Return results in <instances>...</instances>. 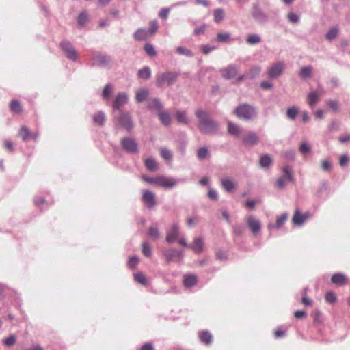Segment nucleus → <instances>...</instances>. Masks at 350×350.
<instances>
[{
	"mask_svg": "<svg viewBox=\"0 0 350 350\" xmlns=\"http://www.w3.org/2000/svg\"><path fill=\"white\" fill-rule=\"evenodd\" d=\"M178 183V180L161 176H159L157 186L170 189L174 187Z\"/></svg>",
	"mask_w": 350,
	"mask_h": 350,
	"instance_id": "15",
	"label": "nucleus"
},
{
	"mask_svg": "<svg viewBox=\"0 0 350 350\" xmlns=\"http://www.w3.org/2000/svg\"><path fill=\"white\" fill-rule=\"evenodd\" d=\"M23 141H27L31 137H33V133L30 132L29 129L25 126H22L19 133Z\"/></svg>",
	"mask_w": 350,
	"mask_h": 350,
	"instance_id": "36",
	"label": "nucleus"
},
{
	"mask_svg": "<svg viewBox=\"0 0 350 350\" xmlns=\"http://www.w3.org/2000/svg\"><path fill=\"white\" fill-rule=\"evenodd\" d=\"M144 49L146 51V53L150 57L154 56L157 54V52L154 46L151 44L146 43L144 45Z\"/></svg>",
	"mask_w": 350,
	"mask_h": 350,
	"instance_id": "54",
	"label": "nucleus"
},
{
	"mask_svg": "<svg viewBox=\"0 0 350 350\" xmlns=\"http://www.w3.org/2000/svg\"><path fill=\"white\" fill-rule=\"evenodd\" d=\"M179 75V72L172 71L161 73L157 76L156 85L159 88H161L165 83H167L168 86H170L176 81Z\"/></svg>",
	"mask_w": 350,
	"mask_h": 350,
	"instance_id": "3",
	"label": "nucleus"
},
{
	"mask_svg": "<svg viewBox=\"0 0 350 350\" xmlns=\"http://www.w3.org/2000/svg\"><path fill=\"white\" fill-rule=\"evenodd\" d=\"M128 102L127 95L124 92H120L116 96L115 100L113 103V110H120Z\"/></svg>",
	"mask_w": 350,
	"mask_h": 350,
	"instance_id": "14",
	"label": "nucleus"
},
{
	"mask_svg": "<svg viewBox=\"0 0 350 350\" xmlns=\"http://www.w3.org/2000/svg\"><path fill=\"white\" fill-rule=\"evenodd\" d=\"M16 341V338L15 335L11 334L8 337H7L3 340V344L7 347H11L15 344Z\"/></svg>",
	"mask_w": 350,
	"mask_h": 350,
	"instance_id": "50",
	"label": "nucleus"
},
{
	"mask_svg": "<svg viewBox=\"0 0 350 350\" xmlns=\"http://www.w3.org/2000/svg\"><path fill=\"white\" fill-rule=\"evenodd\" d=\"M298 113V109L295 107H291L286 110V116L291 120H295Z\"/></svg>",
	"mask_w": 350,
	"mask_h": 350,
	"instance_id": "45",
	"label": "nucleus"
},
{
	"mask_svg": "<svg viewBox=\"0 0 350 350\" xmlns=\"http://www.w3.org/2000/svg\"><path fill=\"white\" fill-rule=\"evenodd\" d=\"M10 110L16 113H19L22 111V106L18 100H12L10 103Z\"/></svg>",
	"mask_w": 350,
	"mask_h": 350,
	"instance_id": "35",
	"label": "nucleus"
},
{
	"mask_svg": "<svg viewBox=\"0 0 350 350\" xmlns=\"http://www.w3.org/2000/svg\"><path fill=\"white\" fill-rule=\"evenodd\" d=\"M138 262H139V258L136 256H133L130 257L129 259V261L127 263L128 267L130 269H133L134 268H135V267L137 266Z\"/></svg>",
	"mask_w": 350,
	"mask_h": 350,
	"instance_id": "57",
	"label": "nucleus"
},
{
	"mask_svg": "<svg viewBox=\"0 0 350 350\" xmlns=\"http://www.w3.org/2000/svg\"><path fill=\"white\" fill-rule=\"evenodd\" d=\"M149 94V91L147 89L142 88L137 91L135 99L137 103L144 101Z\"/></svg>",
	"mask_w": 350,
	"mask_h": 350,
	"instance_id": "27",
	"label": "nucleus"
},
{
	"mask_svg": "<svg viewBox=\"0 0 350 350\" xmlns=\"http://www.w3.org/2000/svg\"><path fill=\"white\" fill-rule=\"evenodd\" d=\"M246 42L249 44H256L261 42V38L259 35L253 33L247 37Z\"/></svg>",
	"mask_w": 350,
	"mask_h": 350,
	"instance_id": "41",
	"label": "nucleus"
},
{
	"mask_svg": "<svg viewBox=\"0 0 350 350\" xmlns=\"http://www.w3.org/2000/svg\"><path fill=\"white\" fill-rule=\"evenodd\" d=\"M113 92V87L111 84H107L103 90L102 96L103 98L105 100H108L109 99V96Z\"/></svg>",
	"mask_w": 350,
	"mask_h": 350,
	"instance_id": "43",
	"label": "nucleus"
},
{
	"mask_svg": "<svg viewBox=\"0 0 350 350\" xmlns=\"http://www.w3.org/2000/svg\"><path fill=\"white\" fill-rule=\"evenodd\" d=\"M199 338L200 341L205 345H210L213 342V336L207 330L200 332L199 334Z\"/></svg>",
	"mask_w": 350,
	"mask_h": 350,
	"instance_id": "24",
	"label": "nucleus"
},
{
	"mask_svg": "<svg viewBox=\"0 0 350 350\" xmlns=\"http://www.w3.org/2000/svg\"><path fill=\"white\" fill-rule=\"evenodd\" d=\"M137 76L140 79L148 80L151 77V70L148 66H144L139 70Z\"/></svg>",
	"mask_w": 350,
	"mask_h": 350,
	"instance_id": "28",
	"label": "nucleus"
},
{
	"mask_svg": "<svg viewBox=\"0 0 350 350\" xmlns=\"http://www.w3.org/2000/svg\"><path fill=\"white\" fill-rule=\"evenodd\" d=\"M176 117L178 123L187 124L188 123V118L186 116V112L184 111H177Z\"/></svg>",
	"mask_w": 350,
	"mask_h": 350,
	"instance_id": "40",
	"label": "nucleus"
},
{
	"mask_svg": "<svg viewBox=\"0 0 350 350\" xmlns=\"http://www.w3.org/2000/svg\"><path fill=\"white\" fill-rule=\"evenodd\" d=\"M179 226L178 224H173L167 232L166 241L169 243H173L176 241L179 235Z\"/></svg>",
	"mask_w": 350,
	"mask_h": 350,
	"instance_id": "13",
	"label": "nucleus"
},
{
	"mask_svg": "<svg viewBox=\"0 0 350 350\" xmlns=\"http://www.w3.org/2000/svg\"><path fill=\"white\" fill-rule=\"evenodd\" d=\"M120 144L122 149L128 154H136L139 153V144L136 139L133 137H126L122 138Z\"/></svg>",
	"mask_w": 350,
	"mask_h": 350,
	"instance_id": "4",
	"label": "nucleus"
},
{
	"mask_svg": "<svg viewBox=\"0 0 350 350\" xmlns=\"http://www.w3.org/2000/svg\"><path fill=\"white\" fill-rule=\"evenodd\" d=\"M163 255L167 262H180L184 256L183 251L174 248H170L163 252Z\"/></svg>",
	"mask_w": 350,
	"mask_h": 350,
	"instance_id": "9",
	"label": "nucleus"
},
{
	"mask_svg": "<svg viewBox=\"0 0 350 350\" xmlns=\"http://www.w3.org/2000/svg\"><path fill=\"white\" fill-rule=\"evenodd\" d=\"M88 16L87 14L85 12H81L78 16V24L82 26L88 21Z\"/></svg>",
	"mask_w": 350,
	"mask_h": 350,
	"instance_id": "60",
	"label": "nucleus"
},
{
	"mask_svg": "<svg viewBox=\"0 0 350 350\" xmlns=\"http://www.w3.org/2000/svg\"><path fill=\"white\" fill-rule=\"evenodd\" d=\"M142 200L149 209L154 208L157 204L155 194L149 190H144L143 191Z\"/></svg>",
	"mask_w": 350,
	"mask_h": 350,
	"instance_id": "10",
	"label": "nucleus"
},
{
	"mask_svg": "<svg viewBox=\"0 0 350 350\" xmlns=\"http://www.w3.org/2000/svg\"><path fill=\"white\" fill-rule=\"evenodd\" d=\"M252 16L254 19L258 23H265L268 19L267 15L256 3H254L252 5Z\"/></svg>",
	"mask_w": 350,
	"mask_h": 350,
	"instance_id": "11",
	"label": "nucleus"
},
{
	"mask_svg": "<svg viewBox=\"0 0 350 350\" xmlns=\"http://www.w3.org/2000/svg\"><path fill=\"white\" fill-rule=\"evenodd\" d=\"M312 68L310 66H304L301 68L299 76L304 79H307L311 77Z\"/></svg>",
	"mask_w": 350,
	"mask_h": 350,
	"instance_id": "42",
	"label": "nucleus"
},
{
	"mask_svg": "<svg viewBox=\"0 0 350 350\" xmlns=\"http://www.w3.org/2000/svg\"><path fill=\"white\" fill-rule=\"evenodd\" d=\"M209 156L208 150L206 147H200L197 150V157L199 160L202 161Z\"/></svg>",
	"mask_w": 350,
	"mask_h": 350,
	"instance_id": "39",
	"label": "nucleus"
},
{
	"mask_svg": "<svg viewBox=\"0 0 350 350\" xmlns=\"http://www.w3.org/2000/svg\"><path fill=\"white\" fill-rule=\"evenodd\" d=\"M215 41L219 43H227L231 41L230 33L228 32H219L217 33Z\"/></svg>",
	"mask_w": 350,
	"mask_h": 350,
	"instance_id": "25",
	"label": "nucleus"
},
{
	"mask_svg": "<svg viewBox=\"0 0 350 350\" xmlns=\"http://www.w3.org/2000/svg\"><path fill=\"white\" fill-rule=\"evenodd\" d=\"M234 114L239 119L249 121L257 116L256 108L247 103L239 105L234 110Z\"/></svg>",
	"mask_w": 350,
	"mask_h": 350,
	"instance_id": "2",
	"label": "nucleus"
},
{
	"mask_svg": "<svg viewBox=\"0 0 350 350\" xmlns=\"http://www.w3.org/2000/svg\"><path fill=\"white\" fill-rule=\"evenodd\" d=\"M238 66L235 64H229L226 68L221 70V75L225 79H232L237 74Z\"/></svg>",
	"mask_w": 350,
	"mask_h": 350,
	"instance_id": "12",
	"label": "nucleus"
},
{
	"mask_svg": "<svg viewBox=\"0 0 350 350\" xmlns=\"http://www.w3.org/2000/svg\"><path fill=\"white\" fill-rule=\"evenodd\" d=\"M272 159L269 154H263L260 158V165L262 168L267 169L270 167Z\"/></svg>",
	"mask_w": 350,
	"mask_h": 350,
	"instance_id": "30",
	"label": "nucleus"
},
{
	"mask_svg": "<svg viewBox=\"0 0 350 350\" xmlns=\"http://www.w3.org/2000/svg\"><path fill=\"white\" fill-rule=\"evenodd\" d=\"M243 144L247 146H253L258 143L259 138L254 132H250L243 137Z\"/></svg>",
	"mask_w": 350,
	"mask_h": 350,
	"instance_id": "16",
	"label": "nucleus"
},
{
	"mask_svg": "<svg viewBox=\"0 0 350 350\" xmlns=\"http://www.w3.org/2000/svg\"><path fill=\"white\" fill-rule=\"evenodd\" d=\"M198 278L196 275L191 274L184 276L183 284L185 287L191 288L196 284Z\"/></svg>",
	"mask_w": 350,
	"mask_h": 350,
	"instance_id": "23",
	"label": "nucleus"
},
{
	"mask_svg": "<svg viewBox=\"0 0 350 350\" xmlns=\"http://www.w3.org/2000/svg\"><path fill=\"white\" fill-rule=\"evenodd\" d=\"M60 48L68 59L74 62L77 60V51L69 41L63 40L61 42Z\"/></svg>",
	"mask_w": 350,
	"mask_h": 350,
	"instance_id": "7",
	"label": "nucleus"
},
{
	"mask_svg": "<svg viewBox=\"0 0 350 350\" xmlns=\"http://www.w3.org/2000/svg\"><path fill=\"white\" fill-rule=\"evenodd\" d=\"M157 115L162 124L169 126L171 124V116L169 113L164 111H159Z\"/></svg>",
	"mask_w": 350,
	"mask_h": 350,
	"instance_id": "22",
	"label": "nucleus"
},
{
	"mask_svg": "<svg viewBox=\"0 0 350 350\" xmlns=\"http://www.w3.org/2000/svg\"><path fill=\"white\" fill-rule=\"evenodd\" d=\"M288 216V213H282L280 217H278L277 218L275 224H269L268 228L269 230H271L272 228H276V229L280 228L286 222V221L287 220Z\"/></svg>",
	"mask_w": 350,
	"mask_h": 350,
	"instance_id": "18",
	"label": "nucleus"
},
{
	"mask_svg": "<svg viewBox=\"0 0 350 350\" xmlns=\"http://www.w3.org/2000/svg\"><path fill=\"white\" fill-rule=\"evenodd\" d=\"M216 49V46H211L209 44H204L200 46L202 52L205 55L208 54L211 51L215 50Z\"/></svg>",
	"mask_w": 350,
	"mask_h": 350,
	"instance_id": "58",
	"label": "nucleus"
},
{
	"mask_svg": "<svg viewBox=\"0 0 350 350\" xmlns=\"http://www.w3.org/2000/svg\"><path fill=\"white\" fill-rule=\"evenodd\" d=\"M282 172L285 176V179L286 180H288L291 182L293 181L294 178H293L292 170L289 166H288V165L284 166L282 168Z\"/></svg>",
	"mask_w": 350,
	"mask_h": 350,
	"instance_id": "47",
	"label": "nucleus"
},
{
	"mask_svg": "<svg viewBox=\"0 0 350 350\" xmlns=\"http://www.w3.org/2000/svg\"><path fill=\"white\" fill-rule=\"evenodd\" d=\"M222 187L227 191L231 192L235 187L234 182L229 178L222 179L221 181Z\"/></svg>",
	"mask_w": 350,
	"mask_h": 350,
	"instance_id": "29",
	"label": "nucleus"
},
{
	"mask_svg": "<svg viewBox=\"0 0 350 350\" xmlns=\"http://www.w3.org/2000/svg\"><path fill=\"white\" fill-rule=\"evenodd\" d=\"M134 279L137 282L142 285H145L147 282L146 276L141 272L135 273Z\"/></svg>",
	"mask_w": 350,
	"mask_h": 350,
	"instance_id": "53",
	"label": "nucleus"
},
{
	"mask_svg": "<svg viewBox=\"0 0 350 350\" xmlns=\"http://www.w3.org/2000/svg\"><path fill=\"white\" fill-rule=\"evenodd\" d=\"M142 253L146 257H150L152 255V248L149 243L146 241L142 243Z\"/></svg>",
	"mask_w": 350,
	"mask_h": 350,
	"instance_id": "49",
	"label": "nucleus"
},
{
	"mask_svg": "<svg viewBox=\"0 0 350 350\" xmlns=\"http://www.w3.org/2000/svg\"><path fill=\"white\" fill-rule=\"evenodd\" d=\"M142 178L145 182H146L148 183L154 184L156 185H157V184H158L159 176L152 178V177H148V176L144 175V176H142Z\"/></svg>",
	"mask_w": 350,
	"mask_h": 350,
	"instance_id": "63",
	"label": "nucleus"
},
{
	"mask_svg": "<svg viewBox=\"0 0 350 350\" xmlns=\"http://www.w3.org/2000/svg\"><path fill=\"white\" fill-rule=\"evenodd\" d=\"M204 241L200 237H196L192 244H190L189 248L192 249L196 253H200L203 250Z\"/></svg>",
	"mask_w": 350,
	"mask_h": 350,
	"instance_id": "19",
	"label": "nucleus"
},
{
	"mask_svg": "<svg viewBox=\"0 0 350 350\" xmlns=\"http://www.w3.org/2000/svg\"><path fill=\"white\" fill-rule=\"evenodd\" d=\"M247 224L254 234L258 233L261 229L260 221L253 215H249L247 217Z\"/></svg>",
	"mask_w": 350,
	"mask_h": 350,
	"instance_id": "17",
	"label": "nucleus"
},
{
	"mask_svg": "<svg viewBox=\"0 0 350 350\" xmlns=\"http://www.w3.org/2000/svg\"><path fill=\"white\" fill-rule=\"evenodd\" d=\"M118 124L129 133L131 132L134 127V124L131 115L128 112L120 111V116L117 119Z\"/></svg>",
	"mask_w": 350,
	"mask_h": 350,
	"instance_id": "6",
	"label": "nucleus"
},
{
	"mask_svg": "<svg viewBox=\"0 0 350 350\" xmlns=\"http://www.w3.org/2000/svg\"><path fill=\"white\" fill-rule=\"evenodd\" d=\"M161 156L165 160H171L172 158V152L166 148H162L160 150Z\"/></svg>",
	"mask_w": 350,
	"mask_h": 350,
	"instance_id": "55",
	"label": "nucleus"
},
{
	"mask_svg": "<svg viewBox=\"0 0 350 350\" xmlns=\"http://www.w3.org/2000/svg\"><path fill=\"white\" fill-rule=\"evenodd\" d=\"M208 197L213 200H217L218 199V194L216 190L213 189H209L208 191Z\"/></svg>",
	"mask_w": 350,
	"mask_h": 350,
	"instance_id": "64",
	"label": "nucleus"
},
{
	"mask_svg": "<svg viewBox=\"0 0 350 350\" xmlns=\"http://www.w3.org/2000/svg\"><path fill=\"white\" fill-rule=\"evenodd\" d=\"M176 52L180 55H185L186 57H193V52L185 47L178 46L176 48Z\"/></svg>",
	"mask_w": 350,
	"mask_h": 350,
	"instance_id": "46",
	"label": "nucleus"
},
{
	"mask_svg": "<svg viewBox=\"0 0 350 350\" xmlns=\"http://www.w3.org/2000/svg\"><path fill=\"white\" fill-rule=\"evenodd\" d=\"M327 105L334 111H336L338 109L339 104L336 100H329L327 101Z\"/></svg>",
	"mask_w": 350,
	"mask_h": 350,
	"instance_id": "62",
	"label": "nucleus"
},
{
	"mask_svg": "<svg viewBox=\"0 0 350 350\" xmlns=\"http://www.w3.org/2000/svg\"><path fill=\"white\" fill-rule=\"evenodd\" d=\"M338 34V29L336 27L331 28L325 35V38L328 40H334Z\"/></svg>",
	"mask_w": 350,
	"mask_h": 350,
	"instance_id": "48",
	"label": "nucleus"
},
{
	"mask_svg": "<svg viewBox=\"0 0 350 350\" xmlns=\"http://www.w3.org/2000/svg\"><path fill=\"white\" fill-rule=\"evenodd\" d=\"M93 120L95 124L103 126L105 122V115L103 111H98L93 116Z\"/></svg>",
	"mask_w": 350,
	"mask_h": 350,
	"instance_id": "33",
	"label": "nucleus"
},
{
	"mask_svg": "<svg viewBox=\"0 0 350 350\" xmlns=\"http://www.w3.org/2000/svg\"><path fill=\"white\" fill-rule=\"evenodd\" d=\"M228 132L232 135L238 137L242 132V128L232 122H228Z\"/></svg>",
	"mask_w": 350,
	"mask_h": 350,
	"instance_id": "21",
	"label": "nucleus"
},
{
	"mask_svg": "<svg viewBox=\"0 0 350 350\" xmlns=\"http://www.w3.org/2000/svg\"><path fill=\"white\" fill-rule=\"evenodd\" d=\"M287 18L290 23L296 24L299 23L300 16L294 12H289L287 15Z\"/></svg>",
	"mask_w": 350,
	"mask_h": 350,
	"instance_id": "56",
	"label": "nucleus"
},
{
	"mask_svg": "<svg viewBox=\"0 0 350 350\" xmlns=\"http://www.w3.org/2000/svg\"><path fill=\"white\" fill-rule=\"evenodd\" d=\"M214 21L219 23L224 18V11L222 8H217L214 10Z\"/></svg>",
	"mask_w": 350,
	"mask_h": 350,
	"instance_id": "38",
	"label": "nucleus"
},
{
	"mask_svg": "<svg viewBox=\"0 0 350 350\" xmlns=\"http://www.w3.org/2000/svg\"><path fill=\"white\" fill-rule=\"evenodd\" d=\"M285 69L284 62L279 61L273 64L267 70V75L270 79H276L281 76Z\"/></svg>",
	"mask_w": 350,
	"mask_h": 350,
	"instance_id": "8",
	"label": "nucleus"
},
{
	"mask_svg": "<svg viewBox=\"0 0 350 350\" xmlns=\"http://www.w3.org/2000/svg\"><path fill=\"white\" fill-rule=\"evenodd\" d=\"M299 150L302 154L306 155L310 152L311 146L308 143L304 142L299 146Z\"/></svg>",
	"mask_w": 350,
	"mask_h": 350,
	"instance_id": "52",
	"label": "nucleus"
},
{
	"mask_svg": "<svg viewBox=\"0 0 350 350\" xmlns=\"http://www.w3.org/2000/svg\"><path fill=\"white\" fill-rule=\"evenodd\" d=\"M325 300L328 303L333 304L336 301V296L332 291H328L325 294Z\"/></svg>",
	"mask_w": 350,
	"mask_h": 350,
	"instance_id": "59",
	"label": "nucleus"
},
{
	"mask_svg": "<svg viewBox=\"0 0 350 350\" xmlns=\"http://www.w3.org/2000/svg\"><path fill=\"white\" fill-rule=\"evenodd\" d=\"M304 221V217L302 216L299 208H297L293 217V222L297 226H301Z\"/></svg>",
	"mask_w": 350,
	"mask_h": 350,
	"instance_id": "32",
	"label": "nucleus"
},
{
	"mask_svg": "<svg viewBox=\"0 0 350 350\" xmlns=\"http://www.w3.org/2000/svg\"><path fill=\"white\" fill-rule=\"evenodd\" d=\"M347 278L345 275L341 273H334L331 278V282L338 286H342L346 283Z\"/></svg>",
	"mask_w": 350,
	"mask_h": 350,
	"instance_id": "20",
	"label": "nucleus"
},
{
	"mask_svg": "<svg viewBox=\"0 0 350 350\" xmlns=\"http://www.w3.org/2000/svg\"><path fill=\"white\" fill-rule=\"evenodd\" d=\"M92 65L106 67L111 62V57L100 52H93L91 56Z\"/></svg>",
	"mask_w": 350,
	"mask_h": 350,
	"instance_id": "5",
	"label": "nucleus"
},
{
	"mask_svg": "<svg viewBox=\"0 0 350 350\" xmlns=\"http://www.w3.org/2000/svg\"><path fill=\"white\" fill-rule=\"evenodd\" d=\"M284 157L288 161H293L295 157V152L293 150H288L284 152Z\"/></svg>",
	"mask_w": 350,
	"mask_h": 350,
	"instance_id": "61",
	"label": "nucleus"
},
{
	"mask_svg": "<svg viewBox=\"0 0 350 350\" xmlns=\"http://www.w3.org/2000/svg\"><path fill=\"white\" fill-rule=\"evenodd\" d=\"M148 107L157 109L158 112L163 110V106L159 98H154L148 101Z\"/></svg>",
	"mask_w": 350,
	"mask_h": 350,
	"instance_id": "26",
	"label": "nucleus"
},
{
	"mask_svg": "<svg viewBox=\"0 0 350 350\" xmlns=\"http://www.w3.org/2000/svg\"><path fill=\"white\" fill-rule=\"evenodd\" d=\"M308 98L309 105L313 106L319 101V96L316 92L312 91L309 93Z\"/></svg>",
	"mask_w": 350,
	"mask_h": 350,
	"instance_id": "44",
	"label": "nucleus"
},
{
	"mask_svg": "<svg viewBox=\"0 0 350 350\" xmlns=\"http://www.w3.org/2000/svg\"><path fill=\"white\" fill-rule=\"evenodd\" d=\"M135 40L141 41L144 40L147 38V31L142 28L138 29L133 34Z\"/></svg>",
	"mask_w": 350,
	"mask_h": 350,
	"instance_id": "34",
	"label": "nucleus"
},
{
	"mask_svg": "<svg viewBox=\"0 0 350 350\" xmlns=\"http://www.w3.org/2000/svg\"><path fill=\"white\" fill-rule=\"evenodd\" d=\"M145 167L150 171L154 172L157 170V163L152 157L146 159L144 161Z\"/></svg>",
	"mask_w": 350,
	"mask_h": 350,
	"instance_id": "31",
	"label": "nucleus"
},
{
	"mask_svg": "<svg viewBox=\"0 0 350 350\" xmlns=\"http://www.w3.org/2000/svg\"><path fill=\"white\" fill-rule=\"evenodd\" d=\"M148 236L154 240H157L160 237V232L156 226H151L148 231Z\"/></svg>",
	"mask_w": 350,
	"mask_h": 350,
	"instance_id": "37",
	"label": "nucleus"
},
{
	"mask_svg": "<svg viewBox=\"0 0 350 350\" xmlns=\"http://www.w3.org/2000/svg\"><path fill=\"white\" fill-rule=\"evenodd\" d=\"M196 116L198 120V128L203 134H213L219 129L217 122L211 118L208 113L202 109L196 111Z\"/></svg>",
	"mask_w": 350,
	"mask_h": 350,
	"instance_id": "1",
	"label": "nucleus"
},
{
	"mask_svg": "<svg viewBox=\"0 0 350 350\" xmlns=\"http://www.w3.org/2000/svg\"><path fill=\"white\" fill-rule=\"evenodd\" d=\"M261 71V67L260 66H252L249 72V75L250 79H254L260 74Z\"/></svg>",
	"mask_w": 350,
	"mask_h": 350,
	"instance_id": "51",
	"label": "nucleus"
}]
</instances>
